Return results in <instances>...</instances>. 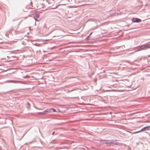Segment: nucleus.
<instances>
[{"instance_id":"6","label":"nucleus","mask_w":150,"mask_h":150,"mask_svg":"<svg viewBox=\"0 0 150 150\" xmlns=\"http://www.w3.org/2000/svg\"><path fill=\"white\" fill-rule=\"evenodd\" d=\"M92 34V33H91L90 34V35H91V34Z\"/></svg>"},{"instance_id":"7","label":"nucleus","mask_w":150,"mask_h":150,"mask_svg":"<svg viewBox=\"0 0 150 150\" xmlns=\"http://www.w3.org/2000/svg\"><path fill=\"white\" fill-rule=\"evenodd\" d=\"M35 19L36 20H36V18H35Z\"/></svg>"},{"instance_id":"1","label":"nucleus","mask_w":150,"mask_h":150,"mask_svg":"<svg viewBox=\"0 0 150 150\" xmlns=\"http://www.w3.org/2000/svg\"><path fill=\"white\" fill-rule=\"evenodd\" d=\"M142 50H146L148 48H150V44H145L140 45Z\"/></svg>"},{"instance_id":"2","label":"nucleus","mask_w":150,"mask_h":150,"mask_svg":"<svg viewBox=\"0 0 150 150\" xmlns=\"http://www.w3.org/2000/svg\"><path fill=\"white\" fill-rule=\"evenodd\" d=\"M150 130V126L145 127L142 128L141 129V130H140L137 131V132H135L134 133V134L137 133H139L141 131H144L145 130Z\"/></svg>"},{"instance_id":"4","label":"nucleus","mask_w":150,"mask_h":150,"mask_svg":"<svg viewBox=\"0 0 150 150\" xmlns=\"http://www.w3.org/2000/svg\"><path fill=\"white\" fill-rule=\"evenodd\" d=\"M134 50L135 52L142 50L140 46L135 47L134 49Z\"/></svg>"},{"instance_id":"3","label":"nucleus","mask_w":150,"mask_h":150,"mask_svg":"<svg viewBox=\"0 0 150 150\" xmlns=\"http://www.w3.org/2000/svg\"><path fill=\"white\" fill-rule=\"evenodd\" d=\"M132 21L134 22H139L141 21V20L139 18H134L132 19Z\"/></svg>"},{"instance_id":"5","label":"nucleus","mask_w":150,"mask_h":150,"mask_svg":"<svg viewBox=\"0 0 150 150\" xmlns=\"http://www.w3.org/2000/svg\"><path fill=\"white\" fill-rule=\"evenodd\" d=\"M53 111V112H55V110L53 108L51 109H48L47 110V112H50Z\"/></svg>"}]
</instances>
